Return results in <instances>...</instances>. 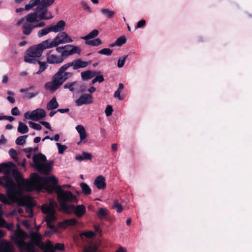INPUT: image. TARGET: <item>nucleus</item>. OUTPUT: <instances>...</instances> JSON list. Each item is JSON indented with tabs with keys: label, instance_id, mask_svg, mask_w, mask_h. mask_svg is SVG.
<instances>
[{
	"label": "nucleus",
	"instance_id": "f257e3e1",
	"mask_svg": "<svg viewBox=\"0 0 252 252\" xmlns=\"http://www.w3.org/2000/svg\"><path fill=\"white\" fill-rule=\"evenodd\" d=\"M12 174L17 184L13 179L5 177L0 179V183L7 189L8 193L12 197L21 199L23 190L32 191L36 190L40 191L44 187L49 192V187L58 186V179L54 176L49 177H41L36 173L31 175V180H25L21 173L16 169H12Z\"/></svg>",
	"mask_w": 252,
	"mask_h": 252
},
{
	"label": "nucleus",
	"instance_id": "f03ea898",
	"mask_svg": "<svg viewBox=\"0 0 252 252\" xmlns=\"http://www.w3.org/2000/svg\"><path fill=\"white\" fill-rule=\"evenodd\" d=\"M49 193H52L54 191L57 195V199L61 209L64 212L72 204L78 202V197L70 191L63 189V187L58 186L49 187Z\"/></svg>",
	"mask_w": 252,
	"mask_h": 252
},
{
	"label": "nucleus",
	"instance_id": "7ed1b4c3",
	"mask_svg": "<svg viewBox=\"0 0 252 252\" xmlns=\"http://www.w3.org/2000/svg\"><path fill=\"white\" fill-rule=\"evenodd\" d=\"M69 67V65L67 63L62 65L53 75L52 80L45 84L46 89L51 92H54L58 90L64 82L72 76V73L66 72Z\"/></svg>",
	"mask_w": 252,
	"mask_h": 252
},
{
	"label": "nucleus",
	"instance_id": "20e7f679",
	"mask_svg": "<svg viewBox=\"0 0 252 252\" xmlns=\"http://www.w3.org/2000/svg\"><path fill=\"white\" fill-rule=\"evenodd\" d=\"M36 5L33 12L28 14L21 19H26L29 21H43L50 20L53 18L51 11L48 9H45L38 5Z\"/></svg>",
	"mask_w": 252,
	"mask_h": 252
},
{
	"label": "nucleus",
	"instance_id": "39448f33",
	"mask_svg": "<svg viewBox=\"0 0 252 252\" xmlns=\"http://www.w3.org/2000/svg\"><path fill=\"white\" fill-rule=\"evenodd\" d=\"M16 25L20 26L24 34L30 35L32 30L35 28H42L45 26V23L42 21H29L26 19L17 20Z\"/></svg>",
	"mask_w": 252,
	"mask_h": 252
},
{
	"label": "nucleus",
	"instance_id": "423d86ee",
	"mask_svg": "<svg viewBox=\"0 0 252 252\" xmlns=\"http://www.w3.org/2000/svg\"><path fill=\"white\" fill-rule=\"evenodd\" d=\"M33 164L32 166L43 173L48 174L52 169L51 165L45 163L46 157L41 153L35 155L32 157Z\"/></svg>",
	"mask_w": 252,
	"mask_h": 252
},
{
	"label": "nucleus",
	"instance_id": "0eeeda50",
	"mask_svg": "<svg viewBox=\"0 0 252 252\" xmlns=\"http://www.w3.org/2000/svg\"><path fill=\"white\" fill-rule=\"evenodd\" d=\"M57 206V204L53 199H50L48 202L42 206L41 210L46 215L45 220L48 225L56 219L55 214Z\"/></svg>",
	"mask_w": 252,
	"mask_h": 252
},
{
	"label": "nucleus",
	"instance_id": "6e6552de",
	"mask_svg": "<svg viewBox=\"0 0 252 252\" xmlns=\"http://www.w3.org/2000/svg\"><path fill=\"white\" fill-rule=\"evenodd\" d=\"M28 238L27 233L21 229H19L14 232L12 239L20 249V252H27L26 249L27 242L25 240Z\"/></svg>",
	"mask_w": 252,
	"mask_h": 252
},
{
	"label": "nucleus",
	"instance_id": "1a4fd4ad",
	"mask_svg": "<svg viewBox=\"0 0 252 252\" xmlns=\"http://www.w3.org/2000/svg\"><path fill=\"white\" fill-rule=\"evenodd\" d=\"M31 241L27 242L26 250L28 251L29 249H32L35 250L34 246H37L40 249H43L45 248V244L41 241V235L37 233L34 232H31L30 234Z\"/></svg>",
	"mask_w": 252,
	"mask_h": 252
},
{
	"label": "nucleus",
	"instance_id": "9d476101",
	"mask_svg": "<svg viewBox=\"0 0 252 252\" xmlns=\"http://www.w3.org/2000/svg\"><path fill=\"white\" fill-rule=\"evenodd\" d=\"M54 2V0H30L29 3L25 5V9L26 11H30L36 5L45 9H48L47 8L52 5Z\"/></svg>",
	"mask_w": 252,
	"mask_h": 252
},
{
	"label": "nucleus",
	"instance_id": "9b49d317",
	"mask_svg": "<svg viewBox=\"0 0 252 252\" xmlns=\"http://www.w3.org/2000/svg\"><path fill=\"white\" fill-rule=\"evenodd\" d=\"M24 118L27 120L38 121L46 116V113L43 109L37 108L32 111H28L24 114Z\"/></svg>",
	"mask_w": 252,
	"mask_h": 252
},
{
	"label": "nucleus",
	"instance_id": "f8f14e48",
	"mask_svg": "<svg viewBox=\"0 0 252 252\" xmlns=\"http://www.w3.org/2000/svg\"><path fill=\"white\" fill-rule=\"evenodd\" d=\"M86 209L84 205H79L75 206L72 204L64 212L67 214L74 213L77 217H81L86 213Z\"/></svg>",
	"mask_w": 252,
	"mask_h": 252
},
{
	"label": "nucleus",
	"instance_id": "ddd939ff",
	"mask_svg": "<svg viewBox=\"0 0 252 252\" xmlns=\"http://www.w3.org/2000/svg\"><path fill=\"white\" fill-rule=\"evenodd\" d=\"M46 61L49 64H59L63 63L64 59L62 57L57 55L53 50L48 51L46 54Z\"/></svg>",
	"mask_w": 252,
	"mask_h": 252
},
{
	"label": "nucleus",
	"instance_id": "4468645a",
	"mask_svg": "<svg viewBox=\"0 0 252 252\" xmlns=\"http://www.w3.org/2000/svg\"><path fill=\"white\" fill-rule=\"evenodd\" d=\"M81 49L78 46L72 45H66L64 46L63 51L62 53V58H66L74 54H79L81 52Z\"/></svg>",
	"mask_w": 252,
	"mask_h": 252
},
{
	"label": "nucleus",
	"instance_id": "2eb2a0df",
	"mask_svg": "<svg viewBox=\"0 0 252 252\" xmlns=\"http://www.w3.org/2000/svg\"><path fill=\"white\" fill-rule=\"evenodd\" d=\"M93 102V97L89 94H82L77 99L75 100L76 104L78 106L88 105Z\"/></svg>",
	"mask_w": 252,
	"mask_h": 252
},
{
	"label": "nucleus",
	"instance_id": "dca6fc26",
	"mask_svg": "<svg viewBox=\"0 0 252 252\" xmlns=\"http://www.w3.org/2000/svg\"><path fill=\"white\" fill-rule=\"evenodd\" d=\"M43 50L39 44L36 46L30 48L26 52L25 55H28L30 57L39 58L42 54Z\"/></svg>",
	"mask_w": 252,
	"mask_h": 252
},
{
	"label": "nucleus",
	"instance_id": "f3484780",
	"mask_svg": "<svg viewBox=\"0 0 252 252\" xmlns=\"http://www.w3.org/2000/svg\"><path fill=\"white\" fill-rule=\"evenodd\" d=\"M55 38L58 45L73 42V40L65 32H61L58 33Z\"/></svg>",
	"mask_w": 252,
	"mask_h": 252
},
{
	"label": "nucleus",
	"instance_id": "a211bd4d",
	"mask_svg": "<svg viewBox=\"0 0 252 252\" xmlns=\"http://www.w3.org/2000/svg\"><path fill=\"white\" fill-rule=\"evenodd\" d=\"M64 89H68L71 92H74L75 90H78L81 92H85L84 87L77 82L67 83L64 85Z\"/></svg>",
	"mask_w": 252,
	"mask_h": 252
},
{
	"label": "nucleus",
	"instance_id": "6ab92c4d",
	"mask_svg": "<svg viewBox=\"0 0 252 252\" xmlns=\"http://www.w3.org/2000/svg\"><path fill=\"white\" fill-rule=\"evenodd\" d=\"M69 66H73V68L74 70L80 68H85L89 64V63L87 62L82 61L80 59H76L72 61L71 62L67 63Z\"/></svg>",
	"mask_w": 252,
	"mask_h": 252
},
{
	"label": "nucleus",
	"instance_id": "aec40b11",
	"mask_svg": "<svg viewBox=\"0 0 252 252\" xmlns=\"http://www.w3.org/2000/svg\"><path fill=\"white\" fill-rule=\"evenodd\" d=\"M58 46L55 38L53 40L47 39L39 44V47H41L43 51L45 49L51 48Z\"/></svg>",
	"mask_w": 252,
	"mask_h": 252
},
{
	"label": "nucleus",
	"instance_id": "412c9836",
	"mask_svg": "<svg viewBox=\"0 0 252 252\" xmlns=\"http://www.w3.org/2000/svg\"><path fill=\"white\" fill-rule=\"evenodd\" d=\"M65 26V22L60 20L56 25L50 26L51 32H58L63 31Z\"/></svg>",
	"mask_w": 252,
	"mask_h": 252
},
{
	"label": "nucleus",
	"instance_id": "4be33fe9",
	"mask_svg": "<svg viewBox=\"0 0 252 252\" xmlns=\"http://www.w3.org/2000/svg\"><path fill=\"white\" fill-rule=\"evenodd\" d=\"M94 184L99 189H104L106 186L104 177L102 175L98 176L94 180Z\"/></svg>",
	"mask_w": 252,
	"mask_h": 252
},
{
	"label": "nucleus",
	"instance_id": "5701e85b",
	"mask_svg": "<svg viewBox=\"0 0 252 252\" xmlns=\"http://www.w3.org/2000/svg\"><path fill=\"white\" fill-rule=\"evenodd\" d=\"M93 156L91 153L83 152L81 155H78L76 156L75 158L76 160L81 162L85 160H91Z\"/></svg>",
	"mask_w": 252,
	"mask_h": 252
},
{
	"label": "nucleus",
	"instance_id": "b1692460",
	"mask_svg": "<svg viewBox=\"0 0 252 252\" xmlns=\"http://www.w3.org/2000/svg\"><path fill=\"white\" fill-rule=\"evenodd\" d=\"M75 129L79 134L80 139L81 141H84L87 137V133L85 127L82 125H77Z\"/></svg>",
	"mask_w": 252,
	"mask_h": 252
},
{
	"label": "nucleus",
	"instance_id": "393cba45",
	"mask_svg": "<svg viewBox=\"0 0 252 252\" xmlns=\"http://www.w3.org/2000/svg\"><path fill=\"white\" fill-rule=\"evenodd\" d=\"M97 74V72L95 71H92L90 70H88L82 72L81 73V77L84 80H89Z\"/></svg>",
	"mask_w": 252,
	"mask_h": 252
},
{
	"label": "nucleus",
	"instance_id": "a878e982",
	"mask_svg": "<svg viewBox=\"0 0 252 252\" xmlns=\"http://www.w3.org/2000/svg\"><path fill=\"white\" fill-rule=\"evenodd\" d=\"M100 12L104 17L107 19L112 18L115 14L114 11L106 8H102L100 10Z\"/></svg>",
	"mask_w": 252,
	"mask_h": 252
},
{
	"label": "nucleus",
	"instance_id": "bb28decb",
	"mask_svg": "<svg viewBox=\"0 0 252 252\" xmlns=\"http://www.w3.org/2000/svg\"><path fill=\"white\" fill-rule=\"evenodd\" d=\"M59 104L56 97H53L47 104L46 108L48 110H52L57 108Z\"/></svg>",
	"mask_w": 252,
	"mask_h": 252
},
{
	"label": "nucleus",
	"instance_id": "cd10ccee",
	"mask_svg": "<svg viewBox=\"0 0 252 252\" xmlns=\"http://www.w3.org/2000/svg\"><path fill=\"white\" fill-rule=\"evenodd\" d=\"M77 221L75 219H71L69 220H65L63 222L60 223V227L65 228L68 226H72L76 224Z\"/></svg>",
	"mask_w": 252,
	"mask_h": 252
},
{
	"label": "nucleus",
	"instance_id": "c85d7f7f",
	"mask_svg": "<svg viewBox=\"0 0 252 252\" xmlns=\"http://www.w3.org/2000/svg\"><path fill=\"white\" fill-rule=\"evenodd\" d=\"M17 131L21 134L27 133L29 131L28 126L25 123L19 122L18 123Z\"/></svg>",
	"mask_w": 252,
	"mask_h": 252
},
{
	"label": "nucleus",
	"instance_id": "c756f323",
	"mask_svg": "<svg viewBox=\"0 0 252 252\" xmlns=\"http://www.w3.org/2000/svg\"><path fill=\"white\" fill-rule=\"evenodd\" d=\"M98 33L99 32L97 30H94L87 35L84 36H82L81 38L86 40V41L89 40V39H92L96 37Z\"/></svg>",
	"mask_w": 252,
	"mask_h": 252
},
{
	"label": "nucleus",
	"instance_id": "7c9ffc66",
	"mask_svg": "<svg viewBox=\"0 0 252 252\" xmlns=\"http://www.w3.org/2000/svg\"><path fill=\"white\" fill-rule=\"evenodd\" d=\"M109 211L106 208H100L97 213V216L99 219H103L107 216Z\"/></svg>",
	"mask_w": 252,
	"mask_h": 252
},
{
	"label": "nucleus",
	"instance_id": "2f4dec72",
	"mask_svg": "<svg viewBox=\"0 0 252 252\" xmlns=\"http://www.w3.org/2000/svg\"><path fill=\"white\" fill-rule=\"evenodd\" d=\"M102 43L101 40L99 38H95L91 40H87L85 41L86 45H91L93 46H97Z\"/></svg>",
	"mask_w": 252,
	"mask_h": 252
},
{
	"label": "nucleus",
	"instance_id": "473e14b6",
	"mask_svg": "<svg viewBox=\"0 0 252 252\" xmlns=\"http://www.w3.org/2000/svg\"><path fill=\"white\" fill-rule=\"evenodd\" d=\"M112 207L113 209H116V211L118 213H121L123 210L122 205L117 200H114Z\"/></svg>",
	"mask_w": 252,
	"mask_h": 252
},
{
	"label": "nucleus",
	"instance_id": "72a5a7b5",
	"mask_svg": "<svg viewBox=\"0 0 252 252\" xmlns=\"http://www.w3.org/2000/svg\"><path fill=\"white\" fill-rule=\"evenodd\" d=\"M43 252H55V249L50 241H47L46 245L45 244V248L43 249Z\"/></svg>",
	"mask_w": 252,
	"mask_h": 252
},
{
	"label": "nucleus",
	"instance_id": "f704fd0d",
	"mask_svg": "<svg viewBox=\"0 0 252 252\" xmlns=\"http://www.w3.org/2000/svg\"><path fill=\"white\" fill-rule=\"evenodd\" d=\"M50 32H51L50 27L48 28H44L38 32L37 36L38 37H41L48 34Z\"/></svg>",
	"mask_w": 252,
	"mask_h": 252
},
{
	"label": "nucleus",
	"instance_id": "c9c22d12",
	"mask_svg": "<svg viewBox=\"0 0 252 252\" xmlns=\"http://www.w3.org/2000/svg\"><path fill=\"white\" fill-rule=\"evenodd\" d=\"M38 63L39 65V69L36 72V74H40L43 72L47 67V64L45 62H42L41 61H38Z\"/></svg>",
	"mask_w": 252,
	"mask_h": 252
},
{
	"label": "nucleus",
	"instance_id": "e433bc0d",
	"mask_svg": "<svg viewBox=\"0 0 252 252\" xmlns=\"http://www.w3.org/2000/svg\"><path fill=\"white\" fill-rule=\"evenodd\" d=\"M98 247L95 244H91L87 248H85L83 252H96Z\"/></svg>",
	"mask_w": 252,
	"mask_h": 252
},
{
	"label": "nucleus",
	"instance_id": "4c0bfd02",
	"mask_svg": "<svg viewBox=\"0 0 252 252\" xmlns=\"http://www.w3.org/2000/svg\"><path fill=\"white\" fill-rule=\"evenodd\" d=\"M27 137V135L19 136L15 141L16 144L19 145H23L25 143Z\"/></svg>",
	"mask_w": 252,
	"mask_h": 252
},
{
	"label": "nucleus",
	"instance_id": "58836bf2",
	"mask_svg": "<svg viewBox=\"0 0 252 252\" xmlns=\"http://www.w3.org/2000/svg\"><path fill=\"white\" fill-rule=\"evenodd\" d=\"M80 186L82 189L83 193L87 195L91 194L92 190L88 185L86 183H82L80 184Z\"/></svg>",
	"mask_w": 252,
	"mask_h": 252
},
{
	"label": "nucleus",
	"instance_id": "ea45409f",
	"mask_svg": "<svg viewBox=\"0 0 252 252\" xmlns=\"http://www.w3.org/2000/svg\"><path fill=\"white\" fill-rule=\"evenodd\" d=\"M35 58L30 57L28 55H25L24 57V61L26 63L35 64L38 63V61L36 60Z\"/></svg>",
	"mask_w": 252,
	"mask_h": 252
},
{
	"label": "nucleus",
	"instance_id": "a19ab883",
	"mask_svg": "<svg viewBox=\"0 0 252 252\" xmlns=\"http://www.w3.org/2000/svg\"><path fill=\"white\" fill-rule=\"evenodd\" d=\"M128 55H125L122 57H121L119 59L117 63V66L119 68L122 67L125 63L126 60V58H127Z\"/></svg>",
	"mask_w": 252,
	"mask_h": 252
},
{
	"label": "nucleus",
	"instance_id": "79ce46f5",
	"mask_svg": "<svg viewBox=\"0 0 252 252\" xmlns=\"http://www.w3.org/2000/svg\"><path fill=\"white\" fill-rule=\"evenodd\" d=\"M39 93V92L38 91H36L32 93H27L25 94L24 97L27 99H31L36 96Z\"/></svg>",
	"mask_w": 252,
	"mask_h": 252
},
{
	"label": "nucleus",
	"instance_id": "37998d69",
	"mask_svg": "<svg viewBox=\"0 0 252 252\" xmlns=\"http://www.w3.org/2000/svg\"><path fill=\"white\" fill-rule=\"evenodd\" d=\"M126 42V38L125 36H121L119 37L115 41V44L117 46H121Z\"/></svg>",
	"mask_w": 252,
	"mask_h": 252
},
{
	"label": "nucleus",
	"instance_id": "c03bdc74",
	"mask_svg": "<svg viewBox=\"0 0 252 252\" xmlns=\"http://www.w3.org/2000/svg\"><path fill=\"white\" fill-rule=\"evenodd\" d=\"M29 125L31 128L34 129L40 130L42 129L41 125L39 124H37L32 121H29Z\"/></svg>",
	"mask_w": 252,
	"mask_h": 252
},
{
	"label": "nucleus",
	"instance_id": "a18cd8bd",
	"mask_svg": "<svg viewBox=\"0 0 252 252\" xmlns=\"http://www.w3.org/2000/svg\"><path fill=\"white\" fill-rule=\"evenodd\" d=\"M112 52V50L109 48H104L98 51V53L101 55L110 56Z\"/></svg>",
	"mask_w": 252,
	"mask_h": 252
},
{
	"label": "nucleus",
	"instance_id": "49530a36",
	"mask_svg": "<svg viewBox=\"0 0 252 252\" xmlns=\"http://www.w3.org/2000/svg\"><path fill=\"white\" fill-rule=\"evenodd\" d=\"M56 145L58 147L59 154H63L67 148L66 146L62 145L59 143H57Z\"/></svg>",
	"mask_w": 252,
	"mask_h": 252
},
{
	"label": "nucleus",
	"instance_id": "de8ad7c7",
	"mask_svg": "<svg viewBox=\"0 0 252 252\" xmlns=\"http://www.w3.org/2000/svg\"><path fill=\"white\" fill-rule=\"evenodd\" d=\"M95 235V233L93 232V231H88L87 232H83L81 233L80 236L81 237H82L83 236H84L87 238H92L94 237Z\"/></svg>",
	"mask_w": 252,
	"mask_h": 252
},
{
	"label": "nucleus",
	"instance_id": "09e8293b",
	"mask_svg": "<svg viewBox=\"0 0 252 252\" xmlns=\"http://www.w3.org/2000/svg\"><path fill=\"white\" fill-rule=\"evenodd\" d=\"M145 20L142 19L137 22L136 26L135 27V29L136 30L139 28H142L145 26Z\"/></svg>",
	"mask_w": 252,
	"mask_h": 252
},
{
	"label": "nucleus",
	"instance_id": "8fccbe9b",
	"mask_svg": "<svg viewBox=\"0 0 252 252\" xmlns=\"http://www.w3.org/2000/svg\"><path fill=\"white\" fill-rule=\"evenodd\" d=\"M114 96L115 98H117L120 100H123L124 98V95H121V91H120L119 90H117L115 92Z\"/></svg>",
	"mask_w": 252,
	"mask_h": 252
},
{
	"label": "nucleus",
	"instance_id": "3c124183",
	"mask_svg": "<svg viewBox=\"0 0 252 252\" xmlns=\"http://www.w3.org/2000/svg\"><path fill=\"white\" fill-rule=\"evenodd\" d=\"M9 154L10 156L13 159H16L17 158V153L16 151L11 148L9 151Z\"/></svg>",
	"mask_w": 252,
	"mask_h": 252
},
{
	"label": "nucleus",
	"instance_id": "603ef678",
	"mask_svg": "<svg viewBox=\"0 0 252 252\" xmlns=\"http://www.w3.org/2000/svg\"><path fill=\"white\" fill-rule=\"evenodd\" d=\"M82 7L85 10H86L89 13L92 12V9L91 7L88 5V4L85 2V1H82L81 3Z\"/></svg>",
	"mask_w": 252,
	"mask_h": 252
},
{
	"label": "nucleus",
	"instance_id": "864d4df0",
	"mask_svg": "<svg viewBox=\"0 0 252 252\" xmlns=\"http://www.w3.org/2000/svg\"><path fill=\"white\" fill-rule=\"evenodd\" d=\"M113 111V110L112 106L111 105H107L105 110V113L106 116H110L112 114Z\"/></svg>",
	"mask_w": 252,
	"mask_h": 252
},
{
	"label": "nucleus",
	"instance_id": "5fc2aeb1",
	"mask_svg": "<svg viewBox=\"0 0 252 252\" xmlns=\"http://www.w3.org/2000/svg\"><path fill=\"white\" fill-rule=\"evenodd\" d=\"M26 213L28 214L29 217H32L33 216L32 210L31 206H28L26 208Z\"/></svg>",
	"mask_w": 252,
	"mask_h": 252
},
{
	"label": "nucleus",
	"instance_id": "6e6d98bb",
	"mask_svg": "<svg viewBox=\"0 0 252 252\" xmlns=\"http://www.w3.org/2000/svg\"><path fill=\"white\" fill-rule=\"evenodd\" d=\"M20 111L17 107H15L11 109V113L13 116H18L20 114Z\"/></svg>",
	"mask_w": 252,
	"mask_h": 252
},
{
	"label": "nucleus",
	"instance_id": "4d7b16f0",
	"mask_svg": "<svg viewBox=\"0 0 252 252\" xmlns=\"http://www.w3.org/2000/svg\"><path fill=\"white\" fill-rule=\"evenodd\" d=\"M3 227L6 228L8 230L12 231L14 229V224L13 223H7L6 222V224Z\"/></svg>",
	"mask_w": 252,
	"mask_h": 252
},
{
	"label": "nucleus",
	"instance_id": "13d9d810",
	"mask_svg": "<svg viewBox=\"0 0 252 252\" xmlns=\"http://www.w3.org/2000/svg\"><path fill=\"white\" fill-rule=\"evenodd\" d=\"M54 248L55 250H63L64 249V245L61 243H56L55 245L54 246Z\"/></svg>",
	"mask_w": 252,
	"mask_h": 252
},
{
	"label": "nucleus",
	"instance_id": "bf43d9fd",
	"mask_svg": "<svg viewBox=\"0 0 252 252\" xmlns=\"http://www.w3.org/2000/svg\"><path fill=\"white\" fill-rule=\"evenodd\" d=\"M33 88V86H30L28 88H24V89H21L19 91H20V93H27V92L29 91L30 90H31Z\"/></svg>",
	"mask_w": 252,
	"mask_h": 252
},
{
	"label": "nucleus",
	"instance_id": "052dcab7",
	"mask_svg": "<svg viewBox=\"0 0 252 252\" xmlns=\"http://www.w3.org/2000/svg\"><path fill=\"white\" fill-rule=\"evenodd\" d=\"M40 124L44 126L46 128L51 130L50 125L48 122L45 121H41L40 122Z\"/></svg>",
	"mask_w": 252,
	"mask_h": 252
},
{
	"label": "nucleus",
	"instance_id": "680f3d73",
	"mask_svg": "<svg viewBox=\"0 0 252 252\" xmlns=\"http://www.w3.org/2000/svg\"><path fill=\"white\" fill-rule=\"evenodd\" d=\"M96 82H98L99 83H101L103 81L104 78L102 75H97L95 77Z\"/></svg>",
	"mask_w": 252,
	"mask_h": 252
},
{
	"label": "nucleus",
	"instance_id": "e2e57ef3",
	"mask_svg": "<svg viewBox=\"0 0 252 252\" xmlns=\"http://www.w3.org/2000/svg\"><path fill=\"white\" fill-rule=\"evenodd\" d=\"M63 49H64V46L59 47L56 48V51L57 52L61 53V54L60 56H62V53L63 51Z\"/></svg>",
	"mask_w": 252,
	"mask_h": 252
},
{
	"label": "nucleus",
	"instance_id": "0e129e2a",
	"mask_svg": "<svg viewBox=\"0 0 252 252\" xmlns=\"http://www.w3.org/2000/svg\"><path fill=\"white\" fill-rule=\"evenodd\" d=\"M6 224V221L2 218V217H0V227H3Z\"/></svg>",
	"mask_w": 252,
	"mask_h": 252
},
{
	"label": "nucleus",
	"instance_id": "69168bd1",
	"mask_svg": "<svg viewBox=\"0 0 252 252\" xmlns=\"http://www.w3.org/2000/svg\"><path fill=\"white\" fill-rule=\"evenodd\" d=\"M13 96H8L7 97V100L11 103H14L15 101Z\"/></svg>",
	"mask_w": 252,
	"mask_h": 252
},
{
	"label": "nucleus",
	"instance_id": "338daca9",
	"mask_svg": "<svg viewBox=\"0 0 252 252\" xmlns=\"http://www.w3.org/2000/svg\"><path fill=\"white\" fill-rule=\"evenodd\" d=\"M8 79V76L7 75H3L2 77V82L3 84H6V83H7Z\"/></svg>",
	"mask_w": 252,
	"mask_h": 252
},
{
	"label": "nucleus",
	"instance_id": "774afa93",
	"mask_svg": "<svg viewBox=\"0 0 252 252\" xmlns=\"http://www.w3.org/2000/svg\"><path fill=\"white\" fill-rule=\"evenodd\" d=\"M22 224H23V225H24L27 228H30L29 222L27 220H23L22 222Z\"/></svg>",
	"mask_w": 252,
	"mask_h": 252
}]
</instances>
